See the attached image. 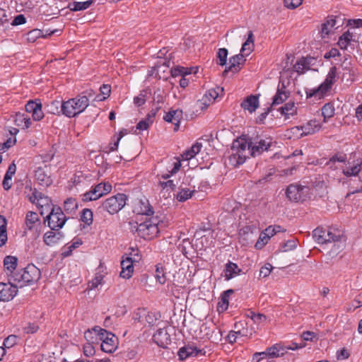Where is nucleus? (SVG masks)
Listing matches in <instances>:
<instances>
[{"label": "nucleus", "instance_id": "nucleus-1", "mask_svg": "<svg viewBox=\"0 0 362 362\" xmlns=\"http://www.w3.org/2000/svg\"><path fill=\"white\" fill-rule=\"evenodd\" d=\"M271 142L264 139L252 141L246 136H240L235 139L232 144V153L228 157L229 164L237 167L250 156L255 157L267 151L271 146Z\"/></svg>", "mask_w": 362, "mask_h": 362}, {"label": "nucleus", "instance_id": "nucleus-2", "mask_svg": "<svg viewBox=\"0 0 362 362\" xmlns=\"http://www.w3.org/2000/svg\"><path fill=\"white\" fill-rule=\"evenodd\" d=\"M87 95L81 94L62 103L63 115L68 117H74L83 112L89 105L91 91L86 92Z\"/></svg>", "mask_w": 362, "mask_h": 362}, {"label": "nucleus", "instance_id": "nucleus-3", "mask_svg": "<svg viewBox=\"0 0 362 362\" xmlns=\"http://www.w3.org/2000/svg\"><path fill=\"white\" fill-rule=\"evenodd\" d=\"M158 220L157 218H151L140 224L136 222H129L131 230L136 232L137 235L144 240H151L159 233Z\"/></svg>", "mask_w": 362, "mask_h": 362}, {"label": "nucleus", "instance_id": "nucleus-4", "mask_svg": "<svg viewBox=\"0 0 362 362\" xmlns=\"http://www.w3.org/2000/svg\"><path fill=\"white\" fill-rule=\"evenodd\" d=\"M337 69L336 66H332L330 68L325 80L319 87L306 91L307 98L315 97L317 99H320L332 88V85L337 81Z\"/></svg>", "mask_w": 362, "mask_h": 362}, {"label": "nucleus", "instance_id": "nucleus-5", "mask_svg": "<svg viewBox=\"0 0 362 362\" xmlns=\"http://www.w3.org/2000/svg\"><path fill=\"white\" fill-rule=\"evenodd\" d=\"M29 190L32 192L31 195H28V200L36 204L40 211V214L44 216L45 214L49 212L52 208L55 207L49 197L45 196L42 192H38L36 189L33 190L31 187H29Z\"/></svg>", "mask_w": 362, "mask_h": 362}, {"label": "nucleus", "instance_id": "nucleus-6", "mask_svg": "<svg viewBox=\"0 0 362 362\" xmlns=\"http://www.w3.org/2000/svg\"><path fill=\"white\" fill-rule=\"evenodd\" d=\"M93 331L97 333L101 342V349L105 353H113L117 348V337L112 333L107 332L100 327L93 328Z\"/></svg>", "mask_w": 362, "mask_h": 362}, {"label": "nucleus", "instance_id": "nucleus-7", "mask_svg": "<svg viewBox=\"0 0 362 362\" xmlns=\"http://www.w3.org/2000/svg\"><path fill=\"white\" fill-rule=\"evenodd\" d=\"M41 276L40 270L33 264H29L25 267L22 273L15 274L12 279L14 282H23L25 284H31L37 282Z\"/></svg>", "mask_w": 362, "mask_h": 362}, {"label": "nucleus", "instance_id": "nucleus-8", "mask_svg": "<svg viewBox=\"0 0 362 362\" xmlns=\"http://www.w3.org/2000/svg\"><path fill=\"white\" fill-rule=\"evenodd\" d=\"M45 221H47L51 230H59L64 226L67 218L61 207L56 206L47 214Z\"/></svg>", "mask_w": 362, "mask_h": 362}, {"label": "nucleus", "instance_id": "nucleus-9", "mask_svg": "<svg viewBox=\"0 0 362 362\" xmlns=\"http://www.w3.org/2000/svg\"><path fill=\"white\" fill-rule=\"evenodd\" d=\"M126 204V195L119 193L115 196L110 197L104 201L101 208L107 211L110 214H115L121 210Z\"/></svg>", "mask_w": 362, "mask_h": 362}, {"label": "nucleus", "instance_id": "nucleus-10", "mask_svg": "<svg viewBox=\"0 0 362 362\" xmlns=\"http://www.w3.org/2000/svg\"><path fill=\"white\" fill-rule=\"evenodd\" d=\"M112 190V185L108 182H100L96 185L90 191L82 194L83 202L97 200L101 197L110 193Z\"/></svg>", "mask_w": 362, "mask_h": 362}, {"label": "nucleus", "instance_id": "nucleus-11", "mask_svg": "<svg viewBox=\"0 0 362 362\" xmlns=\"http://www.w3.org/2000/svg\"><path fill=\"white\" fill-rule=\"evenodd\" d=\"M313 237L315 240L320 244L335 242L339 240L338 235H335L330 230L324 229L323 228H315L313 231Z\"/></svg>", "mask_w": 362, "mask_h": 362}, {"label": "nucleus", "instance_id": "nucleus-12", "mask_svg": "<svg viewBox=\"0 0 362 362\" xmlns=\"http://www.w3.org/2000/svg\"><path fill=\"white\" fill-rule=\"evenodd\" d=\"M307 188L300 185H290L286 191L289 200L298 202L303 201Z\"/></svg>", "mask_w": 362, "mask_h": 362}, {"label": "nucleus", "instance_id": "nucleus-13", "mask_svg": "<svg viewBox=\"0 0 362 362\" xmlns=\"http://www.w3.org/2000/svg\"><path fill=\"white\" fill-rule=\"evenodd\" d=\"M26 113H31L34 121H40L45 115L40 100H29L25 105Z\"/></svg>", "mask_w": 362, "mask_h": 362}, {"label": "nucleus", "instance_id": "nucleus-14", "mask_svg": "<svg viewBox=\"0 0 362 362\" xmlns=\"http://www.w3.org/2000/svg\"><path fill=\"white\" fill-rule=\"evenodd\" d=\"M246 59L243 54H238L229 59V66L226 67L223 72V75L226 76L228 72L238 73L245 64Z\"/></svg>", "mask_w": 362, "mask_h": 362}, {"label": "nucleus", "instance_id": "nucleus-15", "mask_svg": "<svg viewBox=\"0 0 362 362\" xmlns=\"http://www.w3.org/2000/svg\"><path fill=\"white\" fill-rule=\"evenodd\" d=\"M25 224L29 230L35 231V235L38 236L40 235L41 223L37 213L33 211L28 212L25 216Z\"/></svg>", "mask_w": 362, "mask_h": 362}, {"label": "nucleus", "instance_id": "nucleus-16", "mask_svg": "<svg viewBox=\"0 0 362 362\" xmlns=\"http://www.w3.org/2000/svg\"><path fill=\"white\" fill-rule=\"evenodd\" d=\"M181 167V162L178 158L167 160L165 163V170L161 171L160 177L163 180H167L172 175L177 173Z\"/></svg>", "mask_w": 362, "mask_h": 362}, {"label": "nucleus", "instance_id": "nucleus-17", "mask_svg": "<svg viewBox=\"0 0 362 362\" xmlns=\"http://www.w3.org/2000/svg\"><path fill=\"white\" fill-rule=\"evenodd\" d=\"M204 355L205 351L199 349L196 346L188 344L181 347L177 353L180 360L184 361L189 357H195L198 355Z\"/></svg>", "mask_w": 362, "mask_h": 362}, {"label": "nucleus", "instance_id": "nucleus-18", "mask_svg": "<svg viewBox=\"0 0 362 362\" xmlns=\"http://www.w3.org/2000/svg\"><path fill=\"white\" fill-rule=\"evenodd\" d=\"M339 19L336 16H329L322 24L321 35L322 37L328 36L334 29L341 26Z\"/></svg>", "mask_w": 362, "mask_h": 362}, {"label": "nucleus", "instance_id": "nucleus-19", "mask_svg": "<svg viewBox=\"0 0 362 362\" xmlns=\"http://www.w3.org/2000/svg\"><path fill=\"white\" fill-rule=\"evenodd\" d=\"M11 281L10 278L7 284L1 282V301H9L17 294L18 286Z\"/></svg>", "mask_w": 362, "mask_h": 362}, {"label": "nucleus", "instance_id": "nucleus-20", "mask_svg": "<svg viewBox=\"0 0 362 362\" xmlns=\"http://www.w3.org/2000/svg\"><path fill=\"white\" fill-rule=\"evenodd\" d=\"M154 342L160 347L165 348L171 342L170 335L165 329H158L153 336Z\"/></svg>", "mask_w": 362, "mask_h": 362}, {"label": "nucleus", "instance_id": "nucleus-21", "mask_svg": "<svg viewBox=\"0 0 362 362\" xmlns=\"http://www.w3.org/2000/svg\"><path fill=\"white\" fill-rule=\"evenodd\" d=\"M3 262L4 272L11 280H13L12 277L15 276L13 272L18 266V258L16 256L7 255L4 257Z\"/></svg>", "mask_w": 362, "mask_h": 362}, {"label": "nucleus", "instance_id": "nucleus-22", "mask_svg": "<svg viewBox=\"0 0 362 362\" xmlns=\"http://www.w3.org/2000/svg\"><path fill=\"white\" fill-rule=\"evenodd\" d=\"M19 130L15 127L4 129L3 137H7L8 139L1 144V150L8 149L16 144V136Z\"/></svg>", "mask_w": 362, "mask_h": 362}, {"label": "nucleus", "instance_id": "nucleus-23", "mask_svg": "<svg viewBox=\"0 0 362 362\" xmlns=\"http://www.w3.org/2000/svg\"><path fill=\"white\" fill-rule=\"evenodd\" d=\"M135 261L130 257H127L122 259L121 262L122 271L120 272L122 278L129 279L132 277L134 272V262Z\"/></svg>", "mask_w": 362, "mask_h": 362}, {"label": "nucleus", "instance_id": "nucleus-24", "mask_svg": "<svg viewBox=\"0 0 362 362\" xmlns=\"http://www.w3.org/2000/svg\"><path fill=\"white\" fill-rule=\"evenodd\" d=\"M11 117L13 118L14 124L23 129H28L32 124L30 117L27 113L16 112Z\"/></svg>", "mask_w": 362, "mask_h": 362}, {"label": "nucleus", "instance_id": "nucleus-25", "mask_svg": "<svg viewBox=\"0 0 362 362\" xmlns=\"http://www.w3.org/2000/svg\"><path fill=\"white\" fill-rule=\"evenodd\" d=\"M182 118V110L177 109L169 111L163 117L164 120L175 124V130L177 131L180 127V122Z\"/></svg>", "mask_w": 362, "mask_h": 362}, {"label": "nucleus", "instance_id": "nucleus-26", "mask_svg": "<svg viewBox=\"0 0 362 362\" xmlns=\"http://www.w3.org/2000/svg\"><path fill=\"white\" fill-rule=\"evenodd\" d=\"M240 106L245 110H248L250 113H252L259 107V97L251 95L241 103Z\"/></svg>", "mask_w": 362, "mask_h": 362}, {"label": "nucleus", "instance_id": "nucleus-27", "mask_svg": "<svg viewBox=\"0 0 362 362\" xmlns=\"http://www.w3.org/2000/svg\"><path fill=\"white\" fill-rule=\"evenodd\" d=\"M63 238V233L59 230H49L45 233L43 236L44 243L48 246H52L59 243Z\"/></svg>", "mask_w": 362, "mask_h": 362}, {"label": "nucleus", "instance_id": "nucleus-28", "mask_svg": "<svg viewBox=\"0 0 362 362\" xmlns=\"http://www.w3.org/2000/svg\"><path fill=\"white\" fill-rule=\"evenodd\" d=\"M300 129L303 131L302 136L310 135L318 132L321 129V124L316 119H313L305 125L301 126Z\"/></svg>", "mask_w": 362, "mask_h": 362}, {"label": "nucleus", "instance_id": "nucleus-29", "mask_svg": "<svg viewBox=\"0 0 362 362\" xmlns=\"http://www.w3.org/2000/svg\"><path fill=\"white\" fill-rule=\"evenodd\" d=\"M16 172V165L13 162L10 165L8 166V168L4 175L2 185L5 190H8L11 189L12 186V177L15 175Z\"/></svg>", "mask_w": 362, "mask_h": 362}, {"label": "nucleus", "instance_id": "nucleus-30", "mask_svg": "<svg viewBox=\"0 0 362 362\" xmlns=\"http://www.w3.org/2000/svg\"><path fill=\"white\" fill-rule=\"evenodd\" d=\"M35 177L39 184L42 186L48 187L52 183V180L50 176L47 175L45 170L42 168H37L35 171Z\"/></svg>", "mask_w": 362, "mask_h": 362}, {"label": "nucleus", "instance_id": "nucleus-31", "mask_svg": "<svg viewBox=\"0 0 362 362\" xmlns=\"http://www.w3.org/2000/svg\"><path fill=\"white\" fill-rule=\"evenodd\" d=\"M134 211L139 214L152 216L154 213L153 207L150 205L148 200H140L135 206Z\"/></svg>", "mask_w": 362, "mask_h": 362}, {"label": "nucleus", "instance_id": "nucleus-32", "mask_svg": "<svg viewBox=\"0 0 362 362\" xmlns=\"http://www.w3.org/2000/svg\"><path fill=\"white\" fill-rule=\"evenodd\" d=\"M224 277L226 280H230L235 276L240 274L241 269L233 262H228L224 269Z\"/></svg>", "mask_w": 362, "mask_h": 362}, {"label": "nucleus", "instance_id": "nucleus-33", "mask_svg": "<svg viewBox=\"0 0 362 362\" xmlns=\"http://www.w3.org/2000/svg\"><path fill=\"white\" fill-rule=\"evenodd\" d=\"M196 192L195 187L192 188L180 187L176 194V199L180 202H185L190 199Z\"/></svg>", "mask_w": 362, "mask_h": 362}, {"label": "nucleus", "instance_id": "nucleus-34", "mask_svg": "<svg viewBox=\"0 0 362 362\" xmlns=\"http://www.w3.org/2000/svg\"><path fill=\"white\" fill-rule=\"evenodd\" d=\"M254 49V35L252 31H249L247 33V39L243 44L240 54L244 56H248Z\"/></svg>", "mask_w": 362, "mask_h": 362}, {"label": "nucleus", "instance_id": "nucleus-35", "mask_svg": "<svg viewBox=\"0 0 362 362\" xmlns=\"http://www.w3.org/2000/svg\"><path fill=\"white\" fill-rule=\"evenodd\" d=\"M264 356H269L272 358H276L284 356L285 354V349L284 346L279 344H276L274 346L269 347L264 351Z\"/></svg>", "mask_w": 362, "mask_h": 362}, {"label": "nucleus", "instance_id": "nucleus-36", "mask_svg": "<svg viewBox=\"0 0 362 362\" xmlns=\"http://www.w3.org/2000/svg\"><path fill=\"white\" fill-rule=\"evenodd\" d=\"M311 59L301 57L293 65L294 70L298 74H303L310 69Z\"/></svg>", "mask_w": 362, "mask_h": 362}, {"label": "nucleus", "instance_id": "nucleus-37", "mask_svg": "<svg viewBox=\"0 0 362 362\" xmlns=\"http://www.w3.org/2000/svg\"><path fill=\"white\" fill-rule=\"evenodd\" d=\"M279 110L281 114L285 117V119H288L290 116H293L297 113V107L293 102H288L284 105L281 106Z\"/></svg>", "mask_w": 362, "mask_h": 362}, {"label": "nucleus", "instance_id": "nucleus-38", "mask_svg": "<svg viewBox=\"0 0 362 362\" xmlns=\"http://www.w3.org/2000/svg\"><path fill=\"white\" fill-rule=\"evenodd\" d=\"M289 96V93L286 90L285 86L283 85L281 88H278L275 95L273 98L272 105L281 104Z\"/></svg>", "mask_w": 362, "mask_h": 362}, {"label": "nucleus", "instance_id": "nucleus-39", "mask_svg": "<svg viewBox=\"0 0 362 362\" xmlns=\"http://www.w3.org/2000/svg\"><path fill=\"white\" fill-rule=\"evenodd\" d=\"M17 336L13 334L8 336L4 340L3 346H1V349L3 350V352L1 353V358H3V356H4L6 354L7 350L10 349L11 348L13 347L16 344H17ZM3 358H1V360Z\"/></svg>", "mask_w": 362, "mask_h": 362}, {"label": "nucleus", "instance_id": "nucleus-40", "mask_svg": "<svg viewBox=\"0 0 362 362\" xmlns=\"http://www.w3.org/2000/svg\"><path fill=\"white\" fill-rule=\"evenodd\" d=\"M361 164L362 160H357L356 163L353 165L349 163V165L343 170V174L346 177L357 175L361 170Z\"/></svg>", "mask_w": 362, "mask_h": 362}, {"label": "nucleus", "instance_id": "nucleus-41", "mask_svg": "<svg viewBox=\"0 0 362 362\" xmlns=\"http://www.w3.org/2000/svg\"><path fill=\"white\" fill-rule=\"evenodd\" d=\"M93 3V0H87L85 1H73L69 3V8L73 11H83L89 8Z\"/></svg>", "mask_w": 362, "mask_h": 362}, {"label": "nucleus", "instance_id": "nucleus-42", "mask_svg": "<svg viewBox=\"0 0 362 362\" xmlns=\"http://www.w3.org/2000/svg\"><path fill=\"white\" fill-rule=\"evenodd\" d=\"M353 37V33L348 30L339 37L337 44L341 49H346Z\"/></svg>", "mask_w": 362, "mask_h": 362}, {"label": "nucleus", "instance_id": "nucleus-43", "mask_svg": "<svg viewBox=\"0 0 362 362\" xmlns=\"http://www.w3.org/2000/svg\"><path fill=\"white\" fill-rule=\"evenodd\" d=\"M47 111L52 115H63L62 103L59 100H52L47 105Z\"/></svg>", "mask_w": 362, "mask_h": 362}, {"label": "nucleus", "instance_id": "nucleus-44", "mask_svg": "<svg viewBox=\"0 0 362 362\" xmlns=\"http://www.w3.org/2000/svg\"><path fill=\"white\" fill-rule=\"evenodd\" d=\"M64 211L69 214L75 212L78 209L77 201L71 197L66 199L64 202Z\"/></svg>", "mask_w": 362, "mask_h": 362}, {"label": "nucleus", "instance_id": "nucleus-45", "mask_svg": "<svg viewBox=\"0 0 362 362\" xmlns=\"http://www.w3.org/2000/svg\"><path fill=\"white\" fill-rule=\"evenodd\" d=\"M192 68H185L183 66H175L171 69V75L173 77L185 76L186 75L192 74Z\"/></svg>", "mask_w": 362, "mask_h": 362}, {"label": "nucleus", "instance_id": "nucleus-46", "mask_svg": "<svg viewBox=\"0 0 362 362\" xmlns=\"http://www.w3.org/2000/svg\"><path fill=\"white\" fill-rule=\"evenodd\" d=\"M100 94L97 95L94 98L97 101H103L110 96L111 87L110 85L103 84L100 88Z\"/></svg>", "mask_w": 362, "mask_h": 362}, {"label": "nucleus", "instance_id": "nucleus-47", "mask_svg": "<svg viewBox=\"0 0 362 362\" xmlns=\"http://www.w3.org/2000/svg\"><path fill=\"white\" fill-rule=\"evenodd\" d=\"M334 107L331 103H326L322 108V115L324 117V122L334 115Z\"/></svg>", "mask_w": 362, "mask_h": 362}, {"label": "nucleus", "instance_id": "nucleus-48", "mask_svg": "<svg viewBox=\"0 0 362 362\" xmlns=\"http://www.w3.org/2000/svg\"><path fill=\"white\" fill-rule=\"evenodd\" d=\"M228 52L226 48H220L217 52V64L220 66H225L227 62Z\"/></svg>", "mask_w": 362, "mask_h": 362}, {"label": "nucleus", "instance_id": "nucleus-49", "mask_svg": "<svg viewBox=\"0 0 362 362\" xmlns=\"http://www.w3.org/2000/svg\"><path fill=\"white\" fill-rule=\"evenodd\" d=\"M148 94V92L147 90H141L139 94L134 98V103L135 105L137 107L143 105L146 101Z\"/></svg>", "mask_w": 362, "mask_h": 362}, {"label": "nucleus", "instance_id": "nucleus-50", "mask_svg": "<svg viewBox=\"0 0 362 362\" xmlns=\"http://www.w3.org/2000/svg\"><path fill=\"white\" fill-rule=\"evenodd\" d=\"M81 220L88 226H90L93 223V212L89 209H84L82 211L81 216Z\"/></svg>", "mask_w": 362, "mask_h": 362}, {"label": "nucleus", "instance_id": "nucleus-51", "mask_svg": "<svg viewBox=\"0 0 362 362\" xmlns=\"http://www.w3.org/2000/svg\"><path fill=\"white\" fill-rule=\"evenodd\" d=\"M42 35V33L40 30L34 29L27 33L26 39L30 42H35Z\"/></svg>", "mask_w": 362, "mask_h": 362}, {"label": "nucleus", "instance_id": "nucleus-52", "mask_svg": "<svg viewBox=\"0 0 362 362\" xmlns=\"http://www.w3.org/2000/svg\"><path fill=\"white\" fill-rule=\"evenodd\" d=\"M234 293V291L233 289H228L226 291H224L221 295V307L223 308V310H226L228 307V299L231 294Z\"/></svg>", "mask_w": 362, "mask_h": 362}, {"label": "nucleus", "instance_id": "nucleus-53", "mask_svg": "<svg viewBox=\"0 0 362 362\" xmlns=\"http://www.w3.org/2000/svg\"><path fill=\"white\" fill-rule=\"evenodd\" d=\"M1 221L3 223L1 224V246L6 244L7 241V232H6V218L1 216Z\"/></svg>", "mask_w": 362, "mask_h": 362}, {"label": "nucleus", "instance_id": "nucleus-54", "mask_svg": "<svg viewBox=\"0 0 362 362\" xmlns=\"http://www.w3.org/2000/svg\"><path fill=\"white\" fill-rule=\"evenodd\" d=\"M104 276L102 274L97 273L95 277L89 282L88 286L93 289L97 288L103 282Z\"/></svg>", "mask_w": 362, "mask_h": 362}, {"label": "nucleus", "instance_id": "nucleus-55", "mask_svg": "<svg viewBox=\"0 0 362 362\" xmlns=\"http://www.w3.org/2000/svg\"><path fill=\"white\" fill-rule=\"evenodd\" d=\"M155 276L160 284H164L165 283L166 276L162 267L160 268L159 267L156 266Z\"/></svg>", "mask_w": 362, "mask_h": 362}, {"label": "nucleus", "instance_id": "nucleus-56", "mask_svg": "<svg viewBox=\"0 0 362 362\" xmlns=\"http://www.w3.org/2000/svg\"><path fill=\"white\" fill-rule=\"evenodd\" d=\"M212 103L209 100V98L205 97L204 95L202 99L197 100V106L201 110H204L207 108Z\"/></svg>", "mask_w": 362, "mask_h": 362}, {"label": "nucleus", "instance_id": "nucleus-57", "mask_svg": "<svg viewBox=\"0 0 362 362\" xmlns=\"http://www.w3.org/2000/svg\"><path fill=\"white\" fill-rule=\"evenodd\" d=\"M272 268L273 267L271 264H266L264 266L261 267L259 270V276L263 278L267 277L270 274Z\"/></svg>", "mask_w": 362, "mask_h": 362}, {"label": "nucleus", "instance_id": "nucleus-58", "mask_svg": "<svg viewBox=\"0 0 362 362\" xmlns=\"http://www.w3.org/2000/svg\"><path fill=\"white\" fill-rule=\"evenodd\" d=\"M303 0H284V6L290 9H294L302 4Z\"/></svg>", "mask_w": 362, "mask_h": 362}, {"label": "nucleus", "instance_id": "nucleus-59", "mask_svg": "<svg viewBox=\"0 0 362 362\" xmlns=\"http://www.w3.org/2000/svg\"><path fill=\"white\" fill-rule=\"evenodd\" d=\"M152 124L150 120H147V118H144L136 124V129L140 131L146 130Z\"/></svg>", "mask_w": 362, "mask_h": 362}, {"label": "nucleus", "instance_id": "nucleus-60", "mask_svg": "<svg viewBox=\"0 0 362 362\" xmlns=\"http://www.w3.org/2000/svg\"><path fill=\"white\" fill-rule=\"evenodd\" d=\"M26 19L25 17L23 14H19L16 16L12 22L10 23L11 26L19 25L25 23Z\"/></svg>", "mask_w": 362, "mask_h": 362}, {"label": "nucleus", "instance_id": "nucleus-61", "mask_svg": "<svg viewBox=\"0 0 362 362\" xmlns=\"http://www.w3.org/2000/svg\"><path fill=\"white\" fill-rule=\"evenodd\" d=\"M349 356H350V353L345 348H343L341 350H338L337 351V358L338 360H345V359L349 358Z\"/></svg>", "mask_w": 362, "mask_h": 362}, {"label": "nucleus", "instance_id": "nucleus-62", "mask_svg": "<svg viewBox=\"0 0 362 362\" xmlns=\"http://www.w3.org/2000/svg\"><path fill=\"white\" fill-rule=\"evenodd\" d=\"M270 238L265 235V233L263 232L261 233L259 236V240L255 244L256 248H261L263 245H264L269 240Z\"/></svg>", "mask_w": 362, "mask_h": 362}, {"label": "nucleus", "instance_id": "nucleus-63", "mask_svg": "<svg viewBox=\"0 0 362 362\" xmlns=\"http://www.w3.org/2000/svg\"><path fill=\"white\" fill-rule=\"evenodd\" d=\"M159 185L160 186V187L162 189L170 188L171 189H174L175 188V185L173 180H168L167 181H163V182L160 181Z\"/></svg>", "mask_w": 362, "mask_h": 362}, {"label": "nucleus", "instance_id": "nucleus-64", "mask_svg": "<svg viewBox=\"0 0 362 362\" xmlns=\"http://www.w3.org/2000/svg\"><path fill=\"white\" fill-rule=\"evenodd\" d=\"M252 321L256 324H260L266 321L267 317L261 313L252 314Z\"/></svg>", "mask_w": 362, "mask_h": 362}]
</instances>
